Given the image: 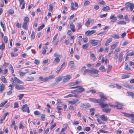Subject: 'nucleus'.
<instances>
[{"label":"nucleus","mask_w":134,"mask_h":134,"mask_svg":"<svg viewBox=\"0 0 134 134\" xmlns=\"http://www.w3.org/2000/svg\"><path fill=\"white\" fill-rule=\"evenodd\" d=\"M110 10V8L108 6H107L102 8V10L104 11H106Z\"/></svg>","instance_id":"c85d7f7f"},{"label":"nucleus","mask_w":134,"mask_h":134,"mask_svg":"<svg viewBox=\"0 0 134 134\" xmlns=\"http://www.w3.org/2000/svg\"><path fill=\"white\" fill-rule=\"evenodd\" d=\"M24 94H20L18 96L19 100H21L23 97L24 96Z\"/></svg>","instance_id":"bf43d9fd"},{"label":"nucleus","mask_w":134,"mask_h":134,"mask_svg":"<svg viewBox=\"0 0 134 134\" xmlns=\"http://www.w3.org/2000/svg\"><path fill=\"white\" fill-rule=\"evenodd\" d=\"M70 27L73 32H74L75 31V26L74 24L73 23H71L70 24Z\"/></svg>","instance_id":"6ab92c4d"},{"label":"nucleus","mask_w":134,"mask_h":134,"mask_svg":"<svg viewBox=\"0 0 134 134\" xmlns=\"http://www.w3.org/2000/svg\"><path fill=\"white\" fill-rule=\"evenodd\" d=\"M134 55V52H132L131 53H128L127 54V56H132Z\"/></svg>","instance_id":"69168bd1"},{"label":"nucleus","mask_w":134,"mask_h":134,"mask_svg":"<svg viewBox=\"0 0 134 134\" xmlns=\"http://www.w3.org/2000/svg\"><path fill=\"white\" fill-rule=\"evenodd\" d=\"M0 91L1 92H2L4 90L5 88L4 85L3 84L1 85L0 83Z\"/></svg>","instance_id":"bb28decb"},{"label":"nucleus","mask_w":134,"mask_h":134,"mask_svg":"<svg viewBox=\"0 0 134 134\" xmlns=\"http://www.w3.org/2000/svg\"><path fill=\"white\" fill-rule=\"evenodd\" d=\"M91 22L89 20V19L87 20V21L85 23V25L87 26H88L90 24Z\"/></svg>","instance_id":"58836bf2"},{"label":"nucleus","mask_w":134,"mask_h":134,"mask_svg":"<svg viewBox=\"0 0 134 134\" xmlns=\"http://www.w3.org/2000/svg\"><path fill=\"white\" fill-rule=\"evenodd\" d=\"M45 26L44 24H42L40 26L38 27V31H39L41 30Z\"/></svg>","instance_id":"79ce46f5"},{"label":"nucleus","mask_w":134,"mask_h":134,"mask_svg":"<svg viewBox=\"0 0 134 134\" xmlns=\"http://www.w3.org/2000/svg\"><path fill=\"white\" fill-rule=\"evenodd\" d=\"M127 93L130 96H131L132 98H134V93L130 92H127Z\"/></svg>","instance_id":"c9c22d12"},{"label":"nucleus","mask_w":134,"mask_h":134,"mask_svg":"<svg viewBox=\"0 0 134 134\" xmlns=\"http://www.w3.org/2000/svg\"><path fill=\"white\" fill-rule=\"evenodd\" d=\"M102 40V39H101L100 41L95 40H90V42L91 44L93 46H95L98 45L99 43L100 44Z\"/></svg>","instance_id":"39448f33"},{"label":"nucleus","mask_w":134,"mask_h":134,"mask_svg":"<svg viewBox=\"0 0 134 134\" xmlns=\"http://www.w3.org/2000/svg\"><path fill=\"white\" fill-rule=\"evenodd\" d=\"M99 71L95 69H92L91 70V73L90 74V75L95 77H98L99 76L98 73Z\"/></svg>","instance_id":"20e7f679"},{"label":"nucleus","mask_w":134,"mask_h":134,"mask_svg":"<svg viewBox=\"0 0 134 134\" xmlns=\"http://www.w3.org/2000/svg\"><path fill=\"white\" fill-rule=\"evenodd\" d=\"M74 62L73 61H71L70 62L68 63V65L69 66H71L74 65Z\"/></svg>","instance_id":"0e129e2a"},{"label":"nucleus","mask_w":134,"mask_h":134,"mask_svg":"<svg viewBox=\"0 0 134 134\" xmlns=\"http://www.w3.org/2000/svg\"><path fill=\"white\" fill-rule=\"evenodd\" d=\"M123 59V53L121 52L119 55V60L120 62H121Z\"/></svg>","instance_id":"4be33fe9"},{"label":"nucleus","mask_w":134,"mask_h":134,"mask_svg":"<svg viewBox=\"0 0 134 134\" xmlns=\"http://www.w3.org/2000/svg\"><path fill=\"white\" fill-rule=\"evenodd\" d=\"M110 19H112L110 21V23L113 24L117 20L116 18L114 16V15H111L110 18Z\"/></svg>","instance_id":"9d476101"},{"label":"nucleus","mask_w":134,"mask_h":134,"mask_svg":"<svg viewBox=\"0 0 134 134\" xmlns=\"http://www.w3.org/2000/svg\"><path fill=\"white\" fill-rule=\"evenodd\" d=\"M49 6L48 10L51 12H52L53 8V4H51L49 5Z\"/></svg>","instance_id":"2f4dec72"},{"label":"nucleus","mask_w":134,"mask_h":134,"mask_svg":"<svg viewBox=\"0 0 134 134\" xmlns=\"http://www.w3.org/2000/svg\"><path fill=\"white\" fill-rule=\"evenodd\" d=\"M83 130L85 131H89L90 130V127H86L83 129Z\"/></svg>","instance_id":"4d7b16f0"},{"label":"nucleus","mask_w":134,"mask_h":134,"mask_svg":"<svg viewBox=\"0 0 134 134\" xmlns=\"http://www.w3.org/2000/svg\"><path fill=\"white\" fill-rule=\"evenodd\" d=\"M74 54V51L72 48H71V49L70 53V55L71 57H72L73 56Z\"/></svg>","instance_id":"864d4df0"},{"label":"nucleus","mask_w":134,"mask_h":134,"mask_svg":"<svg viewBox=\"0 0 134 134\" xmlns=\"http://www.w3.org/2000/svg\"><path fill=\"white\" fill-rule=\"evenodd\" d=\"M54 57H62V55L59 54L58 53H56L54 54Z\"/></svg>","instance_id":"09e8293b"},{"label":"nucleus","mask_w":134,"mask_h":134,"mask_svg":"<svg viewBox=\"0 0 134 134\" xmlns=\"http://www.w3.org/2000/svg\"><path fill=\"white\" fill-rule=\"evenodd\" d=\"M111 111L110 108H104L102 109V111L106 113H110Z\"/></svg>","instance_id":"a211bd4d"},{"label":"nucleus","mask_w":134,"mask_h":134,"mask_svg":"<svg viewBox=\"0 0 134 134\" xmlns=\"http://www.w3.org/2000/svg\"><path fill=\"white\" fill-rule=\"evenodd\" d=\"M11 56L12 57H16L18 55V54L16 53L11 52L10 53Z\"/></svg>","instance_id":"473e14b6"},{"label":"nucleus","mask_w":134,"mask_h":134,"mask_svg":"<svg viewBox=\"0 0 134 134\" xmlns=\"http://www.w3.org/2000/svg\"><path fill=\"white\" fill-rule=\"evenodd\" d=\"M24 23H27L29 21V19L28 17H26L24 18Z\"/></svg>","instance_id":"ea45409f"},{"label":"nucleus","mask_w":134,"mask_h":134,"mask_svg":"<svg viewBox=\"0 0 134 134\" xmlns=\"http://www.w3.org/2000/svg\"><path fill=\"white\" fill-rule=\"evenodd\" d=\"M38 80L40 82L43 81L44 82H45L47 81L46 77L43 78L42 76H40L39 77Z\"/></svg>","instance_id":"412c9836"},{"label":"nucleus","mask_w":134,"mask_h":134,"mask_svg":"<svg viewBox=\"0 0 134 134\" xmlns=\"http://www.w3.org/2000/svg\"><path fill=\"white\" fill-rule=\"evenodd\" d=\"M100 118L102 119L104 121H106L107 120V119L105 117V115H102L100 116Z\"/></svg>","instance_id":"c756f323"},{"label":"nucleus","mask_w":134,"mask_h":134,"mask_svg":"<svg viewBox=\"0 0 134 134\" xmlns=\"http://www.w3.org/2000/svg\"><path fill=\"white\" fill-rule=\"evenodd\" d=\"M117 46V44L115 43L112 45L111 46L110 49L111 50H113Z\"/></svg>","instance_id":"37998d69"},{"label":"nucleus","mask_w":134,"mask_h":134,"mask_svg":"<svg viewBox=\"0 0 134 134\" xmlns=\"http://www.w3.org/2000/svg\"><path fill=\"white\" fill-rule=\"evenodd\" d=\"M115 103L116 104V105H112L109 103L108 104V105H109L112 108L116 107L118 109H122V107L123 106L122 104L118 102H116Z\"/></svg>","instance_id":"f03ea898"},{"label":"nucleus","mask_w":134,"mask_h":134,"mask_svg":"<svg viewBox=\"0 0 134 134\" xmlns=\"http://www.w3.org/2000/svg\"><path fill=\"white\" fill-rule=\"evenodd\" d=\"M19 107V104L18 102H15L14 104V108H18Z\"/></svg>","instance_id":"5fc2aeb1"},{"label":"nucleus","mask_w":134,"mask_h":134,"mask_svg":"<svg viewBox=\"0 0 134 134\" xmlns=\"http://www.w3.org/2000/svg\"><path fill=\"white\" fill-rule=\"evenodd\" d=\"M35 32L34 31H32L31 35V37L33 39L35 38Z\"/></svg>","instance_id":"052dcab7"},{"label":"nucleus","mask_w":134,"mask_h":134,"mask_svg":"<svg viewBox=\"0 0 134 134\" xmlns=\"http://www.w3.org/2000/svg\"><path fill=\"white\" fill-rule=\"evenodd\" d=\"M27 104L23 105L21 108L22 110L24 112L27 111L28 113H29L30 111L29 110V107H27Z\"/></svg>","instance_id":"423d86ee"},{"label":"nucleus","mask_w":134,"mask_h":134,"mask_svg":"<svg viewBox=\"0 0 134 134\" xmlns=\"http://www.w3.org/2000/svg\"><path fill=\"white\" fill-rule=\"evenodd\" d=\"M71 76L69 75L64 76L63 79V82H66L68 81L71 78Z\"/></svg>","instance_id":"f8f14e48"},{"label":"nucleus","mask_w":134,"mask_h":134,"mask_svg":"<svg viewBox=\"0 0 134 134\" xmlns=\"http://www.w3.org/2000/svg\"><path fill=\"white\" fill-rule=\"evenodd\" d=\"M55 77V76L53 74L49 75L48 77H46L47 81L48 80L52 79Z\"/></svg>","instance_id":"b1692460"},{"label":"nucleus","mask_w":134,"mask_h":134,"mask_svg":"<svg viewBox=\"0 0 134 134\" xmlns=\"http://www.w3.org/2000/svg\"><path fill=\"white\" fill-rule=\"evenodd\" d=\"M121 113L124 114V116L126 117L129 118L134 117V114H129L124 112H122Z\"/></svg>","instance_id":"9b49d317"},{"label":"nucleus","mask_w":134,"mask_h":134,"mask_svg":"<svg viewBox=\"0 0 134 134\" xmlns=\"http://www.w3.org/2000/svg\"><path fill=\"white\" fill-rule=\"evenodd\" d=\"M90 3V2L88 1H85L84 3V5L85 6H86Z\"/></svg>","instance_id":"680f3d73"},{"label":"nucleus","mask_w":134,"mask_h":134,"mask_svg":"<svg viewBox=\"0 0 134 134\" xmlns=\"http://www.w3.org/2000/svg\"><path fill=\"white\" fill-rule=\"evenodd\" d=\"M107 14H108L107 13H106L105 14L101 15H100L99 16L100 18H103L104 17H105L107 16Z\"/></svg>","instance_id":"338daca9"},{"label":"nucleus","mask_w":134,"mask_h":134,"mask_svg":"<svg viewBox=\"0 0 134 134\" xmlns=\"http://www.w3.org/2000/svg\"><path fill=\"white\" fill-rule=\"evenodd\" d=\"M96 92V90H90L87 91V93H88L90 92H91L92 93H95Z\"/></svg>","instance_id":"4c0bfd02"},{"label":"nucleus","mask_w":134,"mask_h":134,"mask_svg":"<svg viewBox=\"0 0 134 134\" xmlns=\"http://www.w3.org/2000/svg\"><path fill=\"white\" fill-rule=\"evenodd\" d=\"M76 91L77 92L81 93L84 91L85 89L82 86H77V89H76Z\"/></svg>","instance_id":"1a4fd4ad"},{"label":"nucleus","mask_w":134,"mask_h":134,"mask_svg":"<svg viewBox=\"0 0 134 134\" xmlns=\"http://www.w3.org/2000/svg\"><path fill=\"white\" fill-rule=\"evenodd\" d=\"M60 61V59L58 57H57L54 60L53 63L56 65L58 64L59 62Z\"/></svg>","instance_id":"f3484780"},{"label":"nucleus","mask_w":134,"mask_h":134,"mask_svg":"<svg viewBox=\"0 0 134 134\" xmlns=\"http://www.w3.org/2000/svg\"><path fill=\"white\" fill-rule=\"evenodd\" d=\"M7 102V100H6L4 102L1 103L0 104V107H2Z\"/></svg>","instance_id":"de8ad7c7"},{"label":"nucleus","mask_w":134,"mask_h":134,"mask_svg":"<svg viewBox=\"0 0 134 134\" xmlns=\"http://www.w3.org/2000/svg\"><path fill=\"white\" fill-rule=\"evenodd\" d=\"M99 96L101 98L99 99H101L99 101L100 102L99 105L100 106V108H102L106 107L108 106V104L104 103L103 101L104 99L107 100V97L104 96L103 93H102L99 94Z\"/></svg>","instance_id":"f257e3e1"},{"label":"nucleus","mask_w":134,"mask_h":134,"mask_svg":"<svg viewBox=\"0 0 134 134\" xmlns=\"http://www.w3.org/2000/svg\"><path fill=\"white\" fill-rule=\"evenodd\" d=\"M90 56L93 60L94 61L96 59V58L93 53H91L90 54Z\"/></svg>","instance_id":"7c9ffc66"},{"label":"nucleus","mask_w":134,"mask_h":134,"mask_svg":"<svg viewBox=\"0 0 134 134\" xmlns=\"http://www.w3.org/2000/svg\"><path fill=\"white\" fill-rule=\"evenodd\" d=\"M125 7L127 10L129 11H132L134 8V4L133 3L128 2L125 4Z\"/></svg>","instance_id":"7ed1b4c3"},{"label":"nucleus","mask_w":134,"mask_h":134,"mask_svg":"<svg viewBox=\"0 0 134 134\" xmlns=\"http://www.w3.org/2000/svg\"><path fill=\"white\" fill-rule=\"evenodd\" d=\"M96 31L95 30H92L91 31H87L85 32V34L86 36H90L93 34L95 33Z\"/></svg>","instance_id":"0eeeda50"},{"label":"nucleus","mask_w":134,"mask_h":134,"mask_svg":"<svg viewBox=\"0 0 134 134\" xmlns=\"http://www.w3.org/2000/svg\"><path fill=\"white\" fill-rule=\"evenodd\" d=\"M19 72L20 76L21 77L24 76L26 74V73L22 72L20 70L19 71Z\"/></svg>","instance_id":"a19ab883"},{"label":"nucleus","mask_w":134,"mask_h":134,"mask_svg":"<svg viewBox=\"0 0 134 134\" xmlns=\"http://www.w3.org/2000/svg\"><path fill=\"white\" fill-rule=\"evenodd\" d=\"M1 80L4 83H6L7 82V81L6 80V79L5 77L3 76H2L1 77Z\"/></svg>","instance_id":"72a5a7b5"},{"label":"nucleus","mask_w":134,"mask_h":134,"mask_svg":"<svg viewBox=\"0 0 134 134\" xmlns=\"http://www.w3.org/2000/svg\"><path fill=\"white\" fill-rule=\"evenodd\" d=\"M97 120L100 124H104L105 123L103 122L100 120L98 118L97 119Z\"/></svg>","instance_id":"13d9d810"},{"label":"nucleus","mask_w":134,"mask_h":134,"mask_svg":"<svg viewBox=\"0 0 134 134\" xmlns=\"http://www.w3.org/2000/svg\"><path fill=\"white\" fill-rule=\"evenodd\" d=\"M14 81L18 83L19 84H23L24 83L21 80H20L18 78L16 77H15L14 78Z\"/></svg>","instance_id":"4468645a"},{"label":"nucleus","mask_w":134,"mask_h":134,"mask_svg":"<svg viewBox=\"0 0 134 134\" xmlns=\"http://www.w3.org/2000/svg\"><path fill=\"white\" fill-rule=\"evenodd\" d=\"M125 69L127 70H131V68L130 67H129L127 64V63H125Z\"/></svg>","instance_id":"cd10ccee"},{"label":"nucleus","mask_w":134,"mask_h":134,"mask_svg":"<svg viewBox=\"0 0 134 134\" xmlns=\"http://www.w3.org/2000/svg\"><path fill=\"white\" fill-rule=\"evenodd\" d=\"M79 99H75L73 100L69 101V102L71 104H75L78 101Z\"/></svg>","instance_id":"aec40b11"},{"label":"nucleus","mask_w":134,"mask_h":134,"mask_svg":"<svg viewBox=\"0 0 134 134\" xmlns=\"http://www.w3.org/2000/svg\"><path fill=\"white\" fill-rule=\"evenodd\" d=\"M3 31H5V23L3 24V23L2 21L0 22Z\"/></svg>","instance_id":"a878e982"},{"label":"nucleus","mask_w":134,"mask_h":134,"mask_svg":"<svg viewBox=\"0 0 134 134\" xmlns=\"http://www.w3.org/2000/svg\"><path fill=\"white\" fill-rule=\"evenodd\" d=\"M62 79V77H59L56 78L55 80V81L57 82H59L61 81Z\"/></svg>","instance_id":"f704fd0d"},{"label":"nucleus","mask_w":134,"mask_h":134,"mask_svg":"<svg viewBox=\"0 0 134 134\" xmlns=\"http://www.w3.org/2000/svg\"><path fill=\"white\" fill-rule=\"evenodd\" d=\"M126 22L124 21H120L117 22L118 24H125Z\"/></svg>","instance_id":"e433bc0d"},{"label":"nucleus","mask_w":134,"mask_h":134,"mask_svg":"<svg viewBox=\"0 0 134 134\" xmlns=\"http://www.w3.org/2000/svg\"><path fill=\"white\" fill-rule=\"evenodd\" d=\"M34 78L32 76H27L26 77L25 81H32L34 80Z\"/></svg>","instance_id":"dca6fc26"},{"label":"nucleus","mask_w":134,"mask_h":134,"mask_svg":"<svg viewBox=\"0 0 134 134\" xmlns=\"http://www.w3.org/2000/svg\"><path fill=\"white\" fill-rule=\"evenodd\" d=\"M8 12L10 14H12L14 13V11L12 9H9L8 10Z\"/></svg>","instance_id":"603ef678"},{"label":"nucleus","mask_w":134,"mask_h":134,"mask_svg":"<svg viewBox=\"0 0 134 134\" xmlns=\"http://www.w3.org/2000/svg\"><path fill=\"white\" fill-rule=\"evenodd\" d=\"M74 4L73 2H72L71 3V10H75L76 9L75 8L74 6Z\"/></svg>","instance_id":"a18cd8bd"},{"label":"nucleus","mask_w":134,"mask_h":134,"mask_svg":"<svg viewBox=\"0 0 134 134\" xmlns=\"http://www.w3.org/2000/svg\"><path fill=\"white\" fill-rule=\"evenodd\" d=\"M27 23H24L23 24V28L26 30H27Z\"/></svg>","instance_id":"393cba45"},{"label":"nucleus","mask_w":134,"mask_h":134,"mask_svg":"<svg viewBox=\"0 0 134 134\" xmlns=\"http://www.w3.org/2000/svg\"><path fill=\"white\" fill-rule=\"evenodd\" d=\"M91 73V70L88 69H85L84 71L83 75H84L88 74L90 75V74Z\"/></svg>","instance_id":"2eb2a0df"},{"label":"nucleus","mask_w":134,"mask_h":134,"mask_svg":"<svg viewBox=\"0 0 134 134\" xmlns=\"http://www.w3.org/2000/svg\"><path fill=\"white\" fill-rule=\"evenodd\" d=\"M15 87L16 89L18 90H23L25 89V88L23 86H20L17 84L15 85Z\"/></svg>","instance_id":"ddd939ff"},{"label":"nucleus","mask_w":134,"mask_h":134,"mask_svg":"<svg viewBox=\"0 0 134 134\" xmlns=\"http://www.w3.org/2000/svg\"><path fill=\"white\" fill-rule=\"evenodd\" d=\"M45 114H43L41 115V119L43 121H44L45 120Z\"/></svg>","instance_id":"774afa93"},{"label":"nucleus","mask_w":134,"mask_h":134,"mask_svg":"<svg viewBox=\"0 0 134 134\" xmlns=\"http://www.w3.org/2000/svg\"><path fill=\"white\" fill-rule=\"evenodd\" d=\"M3 40L5 43H6L8 41V38L7 36H4L3 38Z\"/></svg>","instance_id":"e2e57ef3"},{"label":"nucleus","mask_w":134,"mask_h":134,"mask_svg":"<svg viewBox=\"0 0 134 134\" xmlns=\"http://www.w3.org/2000/svg\"><path fill=\"white\" fill-rule=\"evenodd\" d=\"M5 47V45L4 43H2V44L0 45V49H1L3 51Z\"/></svg>","instance_id":"49530a36"},{"label":"nucleus","mask_w":134,"mask_h":134,"mask_svg":"<svg viewBox=\"0 0 134 134\" xmlns=\"http://www.w3.org/2000/svg\"><path fill=\"white\" fill-rule=\"evenodd\" d=\"M130 77V75H125L122 76L121 77V79H124L125 78H127Z\"/></svg>","instance_id":"8fccbe9b"},{"label":"nucleus","mask_w":134,"mask_h":134,"mask_svg":"<svg viewBox=\"0 0 134 134\" xmlns=\"http://www.w3.org/2000/svg\"><path fill=\"white\" fill-rule=\"evenodd\" d=\"M112 66L111 65H108V68L107 70V72L108 73L109 72L111 68H112Z\"/></svg>","instance_id":"3c124183"},{"label":"nucleus","mask_w":134,"mask_h":134,"mask_svg":"<svg viewBox=\"0 0 134 134\" xmlns=\"http://www.w3.org/2000/svg\"><path fill=\"white\" fill-rule=\"evenodd\" d=\"M88 46V44H86L82 46V48L83 49L86 50V49Z\"/></svg>","instance_id":"c03bdc74"},{"label":"nucleus","mask_w":134,"mask_h":134,"mask_svg":"<svg viewBox=\"0 0 134 134\" xmlns=\"http://www.w3.org/2000/svg\"><path fill=\"white\" fill-rule=\"evenodd\" d=\"M89 99L91 101L93 102L96 103H99V105L100 102H99V101L100 100V99H97L96 98H89Z\"/></svg>","instance_id":"6e6552de"},{"label":"nucleus","mask_w":134,"mask_h":134,"mask_svg":"<svg viewBox=\"0 0 134 134\" xmlns=\"http://www.w3.org/2000/svg\"><path fill=\"white\" fill-rule=\"evenodd\" d=\"M98 4H102L103 5H104L106 4L105 2L103 1L98 2Z\"/></svg>","instance_id":"6e6d98bb"},{"label":"nucleus","mask_w":134,"mask_h":134,"mask_svg":"<svg viewBox=\"0 0 134 134\" xmlns=\"http://www.w3.org/2000/svg\"><path fill=\"white\" fill-rule=\"evenodd\" d=\"M112 41V39L111 38H110L107 39L106 43L105 44V45L107 46L109 45V43L111 42Z\"/></svg>","instance_id":"5701e85b"}]
</instances>
